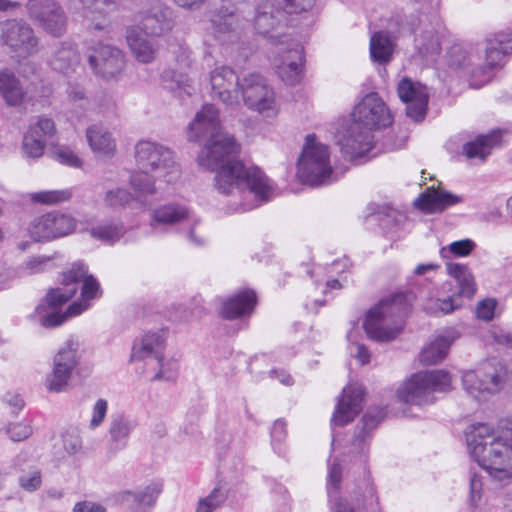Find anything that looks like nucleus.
<instances>
[{"mask_svg": "<svg viewBox=\"0 0 512 512\" xmlns=\"http://www.w3.org/2000/svg\"><path fill=\"white\" fill-rule=\"evenodd\" d=\"M187 139L190 142L206 139L196 158L198 165L216 173L214 186L218 192L239 193L242 210L257 208L273 197L274 188L263 171L256 166L246 167L235 159L240 147L232 135L223 131L214 105L206 104L196 113L188 126Z\"/></svg>", "mask_w": 512, "mask_h": 512, "instance_id": "f257e3e1", "label": "nucleus"}, {"mask_svg": "<svg viewBox=\"0 0 512 512\" xmlns=\"http://www.w3.org/2000/svg\"><path fill=\"white\" fill-rule=\"evenodd\" d=\"M352 121L339 138L342 152L354 159L364 156L374 145V130L392 124V115L383 99L375 92L366 94L356 104L351 114Z\"/></svg>", "mask_w": 512, "mask_h": 512, "instance_id": "f03ea898", "label": "nucleus"}, {"mask_svg": "<svg viewBox=\"0 0 512 512\" xmlns=\"http://www.w3.org/2000/svg\"><path fill=\"white\" fill-rule=\"evenodd\" d=\"M466 442L470 455L492 478L512 477V445L503 433L494 437L488 424L477 423L466 433Z\"/></svg>", "mask_w": 512, "mask_h": 512, "instance_id": "7ed1b4c3", "label": "nucleus"}, {"mask_svg": "<svg viewBox=\"0 0 512 512\" xmlns=\"http://www.w3.org/2000/svg\"><path fill=\"white\" fill-rule=\"evenodd\" d=\"M410 305L404 293H394L382 298L367 311L363 322L367 336L375 341H391L403 329Z\"/></svg>", "mask_w": 512, "mask_h": 512, "instance_id": "20e7f679", "label": "nucleus"}, {"mask_svg": "<svg viewBox=\"0 0 512 512\" xmlns=\"http://www.w3.org/2000/svg\"><path fill=\"white\" fill-rule=\"evenodd\" d=\"M77 292L75 285L51 288L45 297L35 307L34 311L28 316L29 319L41 327L55 328L68 319L80 315L87 310L85 302L75 301L62 312L61 307L68 302Z\"/></svg>", "mask_w": 512, "mask_h": 512, "instance_id": "39448f33", "label": "nucleus"}, {"mask_svg": "<svg viewBox=\"0 0 512 512\" xmlns=\"http://www.w3.org/2000/svg\"><path fill=\"white\" fill-rule=\"evenodd\" d=\"M297 167L299 179L311 186L327 185L337 180L330 162L329 147L319 142L314 134L306 136Z\"/></svg>", "mask_w": 512, "mask_h": 512, "instance_id": "423d86ee", "label": "nucleus"}, {"mask_svg": "<svg viewBox=\"0 0 512 512\" xmlns=\"http://www.w3.org/2000/svg\"><path fill=\"white\" fill-rule=\"evenodd\" d=\"M451 388V376L444 370L422 371L413 374L397 391L400 401L413 405L434 402L435 392H446Z\"/></svg>", "mask_w": 512, "mask_h": 512, "instance_id": "0eeeda50", "label": "nucleus"}, {"mask_svg": "<svg viewBox=\"0 0 512 512\" xmlns=\"http://www.w3.org/2000/svg\"><path fill=\"white\" fill-rule=\"evenodd\" d=\"M135 161L141 171L155 174L166 183H172L180 177V166L173 151L159 143L139 141L135 145Z\"/></svg>", "mask_w": 512, "mask_h": 512, "instance_id": "6e6552de", "label": "nucleus"}, {"mask_svg": "<svg viewBox=\"0 0 512 512\" xmlns=\"http://www.w3.org/2000/svg\"><path fill=\"white\" fill-rule=\"evenodd\" d=\"M506 380V370L497 360L481 363L474 370L467 371L462 376L466 392L477 400H486L498 393Z\"/></svg>", "mask_w": 512, "mask_h": 512, "instance_id": "1a4fd4ad", "label": "nucleus"}, {"mask_svg": "<svg viewBox=\"0 0 512 512\" xmlns=\"http://www.w3.org/2000/svg\"><path fill=\"white\" fill-rule=\"evenodd\" d=\"M0 44L18 60L34 56L41 49L40 38L32 26L22 19H10L0 23Z\"/></svg>", "mask_w": 512, "mask_h": 512, "instance_id": "9d476101", "label": "nucleus"}, {"mask_svg": "<svg viewBox=\"0 0 512 512\" xmlns=\"http://www.w3.org/2000/svg\"><path fill=\"white\" fill-rule=\"evenodd\" d=\"M241 97L249 109L266 117L276 116L279 111L273 89L259 74L250 73L241 79Z\"/></svg>", "mask_w": 512, "mask_h": 512, "instance_id": "9b49d317", "label": "nucleus"}, {"mask_svg": "<svg viewBox=\"0 0 512 512\" xmlns=\"http://www.w3.org/2000/svg\"><path fill=\"white\" fill-rule=\"evenodd\" d=\"M78 360V343L74 339H69L53 358L52 370L47 374L45 381L47 390L55 393L65 391L78 365Z\"/></svg>", "mask_w": 512, "mask_h": 512, "instance_id": "f8f14e48", "label": "nucleus"}, {"mask_svg": "<svg viewBox=\"0 0 512 512\" xmlns=\"http://www.w3.org/2000/svg\"><path fill=\"white\" fill-rule=\"evenodd\" d=\"M484 52L485 62L471 73L474 87H481L489 82L492 70L500 64L505 55L512 54V33L498 32L487 37Z\"/></svg>", "mask_w": 512, "mask_h": 512, "instance_id": "ddd939ff", "label": "nucleus"}, {"mask_svg": "<svg viewBox=\"0 0 512 512\" xmlns=\"http://www.w3.org/2000/svg\"><path fill=\"white\" fill-rule=\"evenodd\" d=\"M26 8L29 17L46 33L61 37L66 32L67 17L56 0H28Z\"/></svg>", "mask_w": 512, "mask_h": 512, "instance_id": "4468645a", "label": "nucleus"}, {"mask_svg": "<svg viewBox=\"0 0 512 512\" xmlns=\"http://www.w3.org/2000/svg\"><path fill=\"white\" fill-rule=\"evenodd\" d=\"M75 226L76 222L70 215L50 212L35 217L29 225L28 232L35 241L51 240L70 234Z\"/></svg>", "mask_w": 512, "mask_h": 512, "instance_id": "2eb2a0df", "label": "nucleus"}, {"mask_svg": "<svg viewBox=\"0 0 512 512\" xmlns=\"http://www.w3.org/2000/svg\"><path fill=\"white\" fill-rule=\"evenodd\" d=\"M88 62L95 74L110 79L122 72L125 66V57L117 47L98 43L91 49Z\"/></svg>", "mask_w": 512, "mask_h": 512, "instance_id": "dca6fc26", "label": "nucleus"}, {"mask_svg": "<svg viewBox=\"0 0 512 512\" xmlns=\"http://www.w3.org/2000/svg\"><path fill=\"white\" fill-rule=\"evenodd\" d=\"M212 91L222 103L234 106L240 103L241 79L229 66H218L210 72Z\"/></svg>", "mask_w": 512, "mask_h": 512, "instance_id": "f3484780", "label": "nucleus"}, {"mask_svg": "<svg viewBox=\"0 0 512 512\" xmlns=\"http://www.w3.org/2000/svg\"><path fill=\"white\" fill-rule=\"evenodd\" d=\"M138 26L144 35L161 36L172 29L171 12L162 2L155 0L136 16Z\"/></svg>", "mask_w": 512, "mask_h": 512, "instance_id": "a211bd4d", "label": "nucleus"}, {"mask_svg": "<svg viewBox=\"0 0 512 512\" xmlns=\"http://www.w3.org/2000/svg\"><path fill=\"white\" fill-rule=\"evenodd\" d=\"M400 100L406 103V114L415 121H422L427 112L429 93L427 87L409 78H403L397 86Z\"/></svg>", "mask_w": 512, "mask_h": 512, "instance_id": "6ab92c4d", "label": "nucleus"}, {"mask_svg": "<svg viewBox=\"0 0 512 512\" xmlns=\"http://www.w3.org/2000/svg\"><path fill=\"white\" fill-rule=\"evenodd\" d=\"M364 390L359 384L346 386L338 399L336 409L332 416V423L344 426L352 422L362 409Z\"/></svg>", "mask_w": 512, "mask_h": 512, "instance_id": "aec40b11", "label": "nucleus"}, {"mask_svg": "<svg viewBox=\"0 0 512 512\" xmlns=\"http://www.w3.org/2000/svg\"><path fill=\"white\" fill-rule=\"evenodd\" d=\"M276 72L288 85L298 84L303 77V47L294 43L285 51L276 65Z\"/></svg>", "mask_w": 512, "mask_h": 512, "instance_id": "412c9836", "label": "nucleus"}, {"mask_svg": "<svg viewBox=\"0 0 512 512\" xmlns=\"http://www.w3.org/2000/svg\"><path fill=\"white\" fill-rule=\"evenodd\" d=\"M80 280L83 281V285L81 289V298L78 302H85L88 309L90 306V300L99 297L101 291L98 281L92 275H87V269L83 264L74 263L67 272H64L61 284L65 286L75 285Z\"/></svg>", "mask_w": 512, "mask_h": 512, "instance_id": "4be33fe9", "label": "nucleus"}, {"mask_svg": "<svg viewBox=\"0 0 512 512\" xmlns=\"http://www.w3.org/2000/svg\"><path fill=\"white\" fill-rule=\"evenodd\" d=\"M460 202H462L460 196L430 187L415 200L414 204L424 212L437 213Z\"/></svg>", "mask_w": 512, "mask_h": 512, "instance_id": "5701e85b", "label": "nucleus"}, {"mask_svg": "<svg viewBox=\"0 0 512 512\" xmlns=\"http://www.w3.org/2000/svg\"><path fill=\"white\" fill-rule=\"evenodd\" d=\"M160 492L161 489L152 484L137 491H121L117 494L116 499L133 512H146L155 504Z\"/></svg>", "mask_w": 512, "mask_h": 512, "instance_id": "b1692460", "label": "nucleus"}, {"mask_svg": "<svg viewBox=\"0 0 512 512\" xmlns=\"http://www.w3.org/2000/svg\"><path fill=\"white\" fill-rule=\"evenodd\" d=\"M136 27H128L126 30L127 44L135 59L143 64L151 63L158 53V45L150 40Z\"/></svg>", "mask_w": 512, "mask_h": 512, "instance_id": "393cba45", "label": "nucleus"}, {"mask_svg": "<svg viewBox=\"0 0 512 512\" xmlns=\"http://www.w3.org/2000/svg\"><path fill=\"white\" fill-rule=\"evenodd\" d=\"M256 305V294L252 290L238 292L227 299L220 314L223 318L233 320L250 314Z\"/></svg>", "mask_w": 512, "mask_h": 512, "instance_id": "a878e982", "label": "nucleus"}, {"mask_svg": "<svg viewBox=\"0 0 512 512\" xmlns=\"http://www.w3.org/2000/svg\"><path fill=\"white\" fill-rule=\"evenodd\" d=\"M190 218L189 209L181 204L168 203L155 208L151 213V228L158 233L160 225H174Z\"/></svg>", "mask_w": 512, "mask_h": 512, "instance_id": "bb28decb", "label": "nucleus"}, {"mask_svg": "<svg viewBox=\"0 0 512 512\" xmlns=\"http://www.w3.org/2000/svg\"><path fill=\"white\" fill-rule=\"evenodd\" d=\"M80 63L76 47L69 42H61L51 53L48 60L50 67L60 73L74 71Z\"/></svg>", "mask_w": 512, "mask_h": 512, "instance_id": "cd10ccee", "label": "nucleus"}, {"mask_svg": "<svg viewBox=\"0 0 512 512\" xmlns=\"http://www.w3.org/2000/svg\"><path fill=\"white\" fill-rule=\"evenodd\" d=\"M164 349V337L158 332L145 334L139 343L133 346L132 359L155 360L161 362Z\"/></svg>", "mask_w": 512, "mask_h": 512, "instance_id": "c85d7f7f", "label": "nucleus"}, {"mask_svg": "<svg viewBox=\"0 0 512 512\" xmlns=\"http://www.w3.org/2000/svg\"><path fill=\"white\" fill-rule=\"evenodd\" d=\"M286 13H279L271 7L269 0L258 8L254 19V27L258 34L274 39L273 31L281 25L285 19Z\"/></svg>", "mask_w": 512, "mask_h": 512, "instance_id": "c756f323", "label": "nucleus"}, {"mask_svg": "<svg viewBox=\"0 0 512 512\" xmlns=\"http://www.w3.org/2000/svg\"><path fill=\"white\" fill-rule=\"evenodd\" d=\"M369 48L372 61L380 65H385L392 60L395 42L388 31H377L370 37Z\"/></svg>", "mask_w": 512, "mask_h": 512, "instance_id": "7c9ffc66", "label": "nucleus"}, {"mask_svg": "<svg viewBox=\"0 0 512 512\" xmlns=\"http://www.w3.org/2000/svg\"><path fill=\"white\" fill-rule=\"evenodd\" d=\"M446 269L458 285V296L472 298L476 292V283L468 267L460 263H447Z\"/></svg>", "mask_w": 512, "mask_h": 512, "instance_id": "2f4dec72", "label": "nucleus"}, {"mask_svg": "<svg viewBox=\"0 0 512 512\" xmlns=\"http://www.w3.org/2000/svg\"><path fill=\"white\" fill-rule=\"evenodd\" d=\"M0 94L10 106H18L24 99L25 92L19 79L8 70L0 71Z\"/></svg>", "mask_w": 512, "mask_h": 512, "instance_id": "473e14b6", "label": "nucleus"}, {"mask_svg": "<svg viewBox=\"0 0 512 512\" xmlns=\"http://www.w3.org/2000/svg\"><path fill=\"white\" fill-rule=\"evenodd\" d=\"M86 138L94 152L110 155L115 151V141L102 125L93 124L89 126L86 131Z\"/></svg>", "mask_w": 512, "mask_h": 512, "instance_id": "72a5a7b5", "label": "nucleus"}, {"mask_svg": "<svg viewBox=\"0 0 512 512\" xmlns=\"http://www.w3.org/2000/svg\"><path fill=\"white\" fill-rule=\"evenodd\" d=\"M136 425L135 420L122 413L112 415L108 430L111 441L119 448L124 447L130 433L135 429Z\"/></svg>", "mask_w": 512, "mask_h": 512, "instance_id": "f704fd0d", "label": "nucleus"}, {"mask_svg": "<svg viewBox=\"0 0 512 512\" xmlns=\"http://www.w3.org/2000/svg\"><path fill=\"white\" fill-rule=\"evenodd\" d=\"M500 139L501 135L499 132L478 136L474 141L464 145V153L470 159L478 158L484 161L491 153L492 148L499 143Z\"/></svg>", "mask_w": 512, "mask_h": 512, "instance_id": "c9c22d12", "label": "nucleus"}, {"mask_svg": "<svg viewBox=\"0 0 512 512\" xmlns=\"http://www.w3.org/2000/svg\"><path fill=\"white\" fill-rule=\"evenodd\" d=\"M451 344L452 339L449 337H436L420 352V362L424 365H434L441 362L447 356Z\"/></svg>", "mask_w": 512, "mask_h": 512, "instance_id": "e433bc0d", "label": "nucleus"}, {"mask_svg": "<svg viewBox=\"0 0 512 512\" xmlns=\"http://www.w3.org/2000/svg\"><path fill=\"white\" fill-rule=\"evenodd\" d=\"M419 23L418 16L409 14L405 9L391 15L387 21V31L390 35L412 33Z\"/></svg>", "mask_w": 512, "mask_h": 512, "instance_id": "4c0bfd02", "label": "nucleus"}, {"mask_svg": "<svg viewBox=\"0 0 512 512\" xmlns=\"http://www.w3.org/2000/svg\"><path fill=\"white\" fill-rule=\"evenodd\" d=\"M124 233V227L120 222L99 224L90 230V234L93 238L107 243L119 241Z\"/></svg>", "mask_w": 512, "mask_h": 512, "instance_id": "58836bf2", "label": "nucleus"}, {"mask_svg": "<svg viewBox=\"0 0 512 512\" xmlns=\"http://www.w3.org/2000/svg\"><path fill=\"white\" fill-rule=\"evenodd\" d=\"M55 268L53 257L38 255L32 256L21 264L19 267V273L22 276H30L39 273H43L48 270Z\"/></svg>", "mask_w": 512, "mask_h": 512, "instance_id": "ea45409f", "label": "nucleus"}, {"mask_svg": "<svg viewBox=\"0 0 512 512\" xmlns=\"http://www.w3.org/2000/svg\"><path fill=\"white\" fill-rule=\"evenodd\" d=\"M384 417L385 412L381 408L375 407L367 410L361 419V426H357L356 438L363 440L373 429L378 426Z\"/></svg>", "mask_w": 512, "mask_h": 512, "instance_id": "a19ab883", "label": "nucleus"}, {"mask_svg": "<svg viewBox=\"0 0 512 512\" xmlns=\"http://www.w3.org/2000/svg\"><path fill=\"white\" fill-rule=\"evenodd\" d=\"M115 0H67L68 5L75 9H82L89 14L106 15Z\"/></svg>", "mask_w": 512, "mask_h": 512, "instance_id": "79ce46f5", "label": "nucleus"}, {"mask_svg": "<svg viewBox=\"0 0 512 512\" xmlns=\"http://www.w3.org/2000/svg\"><path fill=\"white\" fill-rule=\"evenodd\" d=\"M227 499V493L220 487H215L209 495L198 500L195 512H214Z\"/></svg>", "mask_w": 512, "mask_h": 512, "instance_id": "37998d69", "label": "nucleus"}, {"mask_svg": "<svg viewBox=\"0 0 512 512\" xmlns=\"http://www.w3.org/2000/svg\"><path fill=\"white\" fill-rule=\"evenodd\" d=\"M271 7L279 13L298 14L308 11L315 3V0H269Z\"/></svg>", "mask_w": 512, "mask_h": 512, "instance_id": "c03bdc74", "label": "nucleus"}, {"mask_svg": "<svg viewBox=\"0 0 512 512\" xmlns=\"http://www.w3.org/2000/svg\"><path fill=\"white\" fill-rule=\"evenodd\" d=\"M72 191L70 189L47 190L31 194V200L35 203L45 205L60 204L70 200Z\"/></svg>", "mask_w": 512, "mask_h": 512, "instance_id": "a18cd8bd", "label": "nucleus"}, {"mask_svg": "<svg viewBox=\"0 0 512 512\" xmlns=\"http://www.w3.org/2000/svg\"><path fill=\"white\" fill-rule=\"evenodd\" d=\"M476 244L471 239H462L454 241L448 246L442 247L440 256L443 259H450L452 256L465 257L468 256L475 248Z\"/></svg>", "mask_w": 512, "mask_h": 512, "instance_id": "49530a36", "label": "nucleus"}, {"mask_svg": "<svg viewBox=\"0 0 512 512\" xmlns=\"http://www.w3.org/2000/svg\"><path fill=\"white\" fill-rule=\"evenodd\" d=\"M461 306V303L458 301L457 297L451 296L446 299H431L429 300L424 309L427 313L433 315L439 314H448L453 312L455 309H458Z\"/></svg>", "mask_w": 512, "mask_h": 512, "instance_id": "de8ad7c7", "label": "nucleus"}, {"mask_svg": "<svg viewBox=\"0 0 512 512\" xmlns=\"http://www.w3.org/2000/svg\"><path fill=\"white\" fill-rule=\"evenodd\" d=\"M45 145L44 138L27 131L23 137L22 150L26 157L35 159L43 155Z\"/></svg>", "mask_w": 512, "mask_h": 512, "instance_id": "09e8293b", "label": "nucleus"}, {"mask_svg": "<svg viewBox=\"0 0 512 512\" xmlns=\"http://www.w3.org/2000/svg\"><path fill=\"white\" fill-rule=\"evenodd\" d=\"M133 200L132 194L124 188H114L106 191L103 202L104 205L112 208H124Z\"/></svg>", "mask_w": 512, "mask_h": 512, "instance_id": "8fccbe9b", "label": "nucleus"}, {"mask_svg": "<svg viewBox=\"0 0 512 512\" xmlns=\"http://www.w3.org/2000/svg\"><path fill=\"white\" fill-rule=\"evenodd\" d=\"M148 174L141 171L131 176V186L139 195H152L156 192L154 182Z\"/></svg>", "mask_w": 512, "mask_h": 512, "instance_id": "3c124183", "label": "nucleus"}, {"mask_svg": "<svg viewBox=\"0 0 512 512\" xmlns=\"http://www.w3.org/2000/svg\"><path fill=\"white\" fill-rule=\"evenodd\" d=\"M19 486L27 491L34 492L41 487L42 476L38 468H32L19 476Z\"/></svg>", "mask_w": 512, "mask_h": 512, "instance_id": "603ef678", "label": "nucleus"}, {"mask_svg": "<svg viewBox=\"0 0 512 512\" xmlns=\"http://www.w3.org/2000/svg\"><path fill=\"white\" fill-rule=\"evenodd\" d=\"M27 131L46 140L54 135L56 128L52 119L42 116L35 123L30 124Z\"/></svg>", "mask_w": 512, "mask_h": 512, "instance_id": "864d4df0", "label": "nucleus"}, {"mask_svg": "<svg viewBox=\"0 0 512 512\" xmlns=\"http://www.w3.org/2000/svg\"><path fill=\"white\" fill-rule=\"evenodd\" d=\"M418 47L427 54H438L441 50L439 35L433 31H425L421 35Z\"/></svg>", "mask_w": 512, "mask_h": 512, "instance_id": "5fc2aeb1", "label": "nucleus"}, {"mask_svg": "<svg viewBox=\"0 0 512 512\" xmlns=\"http://www.w3.org/2000/svg\"><path fill=\"white\" fill-rule=\"evenodd\" d=\"M107 410H108L107 401L102 398L98 399L96 401V403L94 404V407L92 410V417H91L90 424H89L91 429H95L103 423V421L106 417V414H107Z\"/></svg>", "mask_w": 512, "mask_h": 512, "instance_id": "6e6d98bb", "label": "nucleus"}, {"mask_svg": "<svg viewBox=\"0 0 512 512\" xmlns=\"http://www.w3.org/2000/svg\"><path fill=\"white\" fill-rule=\"evenodd\" d=\"M54 157L60 163L72 166L79 167L81 165L80 158L68 147H59L54 151Z\"/></svg>", "mask_w": 512, "mask_h": 512, "instance_id": "4d7b16f0", "label": "nucleus"}, {"mask_svg": "<svg viewBox=\"0 0 512 512\" xmlns=\"http://www.w3.org/2000/svg\"><path fill=\"white\" fill-rule=\"evenodd\" d=\"M496 308L495 299L487 298L480 301L476 307V315L479 319L484 321H490L494 317Z\"/></svg>", "mask_w": 512, "mask_h": 512, "instance_id": "13d9d810", "label": "nucleus"}, {"mask_svg": "<svg viewBox=\"0 0 512 512\" xmlns=\"http://www.w3.org/2000/svg\"><path fill=\"white\" fill-rule=\"evenodd\" d=\"M7 433L11 440L17 442L28 438L32 434V428L27 424L16 423L8 426Z\"/></svg>", "mask_w": 512, "mask_h": 512, "instance_id": "bf43d9fd", "label": "nucleus"}, {"mask_svg": "<svg viewBox=\"0 0 512 512\" xmlns=\"http://www.w3.org/2000/svg\"><path fill=\"white\" fill-rule=\"evenodd\" d=\"M63 447L69 454H76L82 447V441L77 433H65L63 435Z\"/></svg>", "mask_w": 512, "mask_h": 512, "instance_id": "052dcab7", "label": "nucleus"}, {"mask_svg": "<svg viewBox=\"0 0 512 512\" xmlns=\"http://www.w3.org/2000/svg\"><path fill=\"white\" fill-rule=\"evenodd\" d=\"M157 364L160 366V370L153 379L173 380L176 377L178 365L175 361L164 364L162 359L161 362H157Z\"/></svg>", "mask_w": 512, "mask_h": 512, "instance_id": "680f3d73", "label": "nucleus"}, {"mask_svg": "<svg viewBox=\"0 0 512 512\" xmlns=\"http://www.w3.org/2000/svg\"><path fill=\"white\" fill-rule=\"evenodd\" d=\"M272 444L274 449H277L276 444H281L286 438V423L278 419L273 423L271 429Z\"/></svg>", "mask_w": 512, "mask_h": 512, "instance_id": "e2e57ef3", "label": "nucleus"}, {"mask_svg": "<svg viewBox=\"0 0 512 512\" xmlns=\"http://www.w3.org/2000/svg\"><path fill=\"white\" fill-rule=\"evenodd\" d=\"M481 491V477L476 473H472L470 477V501L473 506H477L478 501L481 499Z\"/></svg>", "mask_w": 512, "mask_h": 512, "instance_id": "0e129e2a", "label": "nucleus"}, {"mask_svg": "<svg viewBox=\"0 0 512 512\" xmlns=\"http://www.w3.org/2000/svg\"><path fill=\"white\" fill-rule=\"evenodd\" d=\"M342 470L338 463H333L329 469V487L328 494L332 497L331 487L336 491L339 488L341 482Z\"/></svg>", "mask_w": 512, "mask_h": 512, "instance_id": "69168bd1", "label": "nucleus"}, {"mask_svg": "<svg viewBox=\"0 0 512 512\" xmlns=\"http://www.w3.org/2000/svg\"><path fill=\"white\" fill-rule=\"evenodd\" d=\"M73 512H106V509L101 504L95 502L80 501L74 505Z\"/></svg>", "mask_w": 512, "mask_h": 512, "instance_id": "338daca9", "label": "nucleus"}, {"mask_svg": "<svg viewBox=\"0 0 512 512\" xmlns=\"http://www.w3.org/2000/svg\"><path fill=\"white\" fill-rule=\"evenodd\" d=\"M450 63L455 67H464L466 65L465 52L459 46H454L450 50Z\"/></svg>", "mask_w": 512, "mask_h": 512, "instance_id": "774afa93", "label": "nucleus"}]
</instances>
